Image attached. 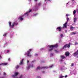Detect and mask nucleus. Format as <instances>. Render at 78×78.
Masks as SVG:
<instances>
[{
    "label": "nucleus",
    "instance_id": "17",
    "mask_svg": "<svg viewBox=\"0 0 78 78\" xmlns=\"http://www.w3.org/2000/svg\"><path fill=\"white\" fill-rule=\"evenodd\" d=\"M60 58L62 59H64L65 58V56H60Z\"/></svg>",
    "mask_w": 78,
    "mask_h": 78
},
{
    "label": "nucleus",
    "instance_id": "35",
    "mask_svg": "<svg viewBox=\"0 0 78 78\" xmlns=\"http://www.w3.org/2000/svg\"><path fill=\"white\" fill-rule=\"evenodd\" d=\"M22 75H21L20 76L19 78H22Z\"/></svg>",
    "mask_w": 78,
    "mask_h": 78
},
{
    "label": "nucleus",
    "instance_id": "30",
    "mask_svg": "<svg viewBox=\"0 0 78 78\" xmlns=\"http://www.w3.org/2000/svg\"><path fill=\"white\" fill-rule=\"evenodd\" d=\"M9 51H9V50H7V53H9Z\"/></svg>",
    "mask_w": 78,
    "mask_h": 78
},
{
    "label": "nucleus",
    "instance_id": "31",
    "mask_svg": "<svg viewBox=\"0 0 78 78\" xmlns=\"http://www.w3.org/2000/svg\"><path fill=\"white\" fill-rule=\"evenodd\" d=\"M69 18H68L67 19V22H68V21H69Z\"/></svg>",
    "mask_w": 78,
    "mask_h": 78
},
{
    "label": "nucleus",
    "instance_id": "19",
    "mask_svg": "<svg viewBox=\"0 0 78 78\" xmlns=\"http://www.w3.org/2000/svg\"><path fill=\"white\" fill-rule=\"evenodd\" d=\"M19 65H16V66L15 67L16 69H19Z\"/></svg>",
    "mask_w": 78,
    "mask_h": 78
},
{
    "label": "nucleus",
    "instance_id": "1",
    "mask_svg": "<svg viewBox=\"0 0 78 78\" xmlns=\"http://www.w3.org/2000/svg\"><path fill=\"white\" fill-rule=\"evenodd\" d=\"M54 47H55V48H57V47H58V45L56 44L55 45H51L49 46V48H50V49H49L48 50V51H52L53 50V48Z\"/></svg>",
    "mask_w": 78,
    "mask_h": 78
},
{
    "label": "nucleus",
    "instance_id": "50",
    "mask_svg": "<svg viewBox=\"0 0 78 78\" xmlns=\"http://www.w3.org/2000/svg\"><path fill=\"white\" fill-rule=\"evenodd\" d=\"M45 0V1H46L47 0Z\"/></svg>",
    "mask_w": 78,
    "mask_h": 78
},
{
    "label": "nucleus",
    "instance_id": "8",
    "mask_svg": "<svg viewBox=\"0 0 78 78\" xmlns=\"http://www.w3.org/2000/svg\"><path fill=\"white\" fill-rule=\"evenodd\" d=\"M19 75V73H18L17 72H16L15 73L14 75H12V76H13V77H14L15 76H17V75Z\"/></svg>",
    "mask_w": 78,
    "mask_h": 78
},
{
    "label": "nucleus",
    "instance_id": "44",
    "mask_svg": "<svg viewBox=\"0 0 78 78\" xmlns=\"http://www.w3.org/2000/svg\"><path fill=\"white\" fill-rule=\"evenodd\" d=\"M43 73H45V71H43Z\"/></svg>",
    "mask_w": 78,
    "mask_h": 78
},
{
    "label": "nucleus",
    "instance_id": "6",
    "mask_svg": "<svg viewBox=\"0 0 78 78\" xmlns=\"http://www.w3.org/2000/svg\"><path fill=\"white\" fill-rule=\"evenodd\" d=\"M32 50L31 49H29V51H27L28 52V53H27L26 54L28 56H30L31 55H30V51H31Z\"/></svg>",
    "mask_w": 78,
    "mask_h": 78
},
{
    "label": "nucleus",
    "instance_id": "46",
    "mask_svg": "<svg viewBox=\"0 0 78 78\" xmlns=\"http://www.w3.org/2000/svg\"><path fill=\"white\" fill-rule=\"evenodd\" d=\"M48 1H50V0H47Z\"/></svg>",
    "mask_w": 78,
    "mask_h": 78
},
{
    "label": "nucleus",
    "instance_id": "10",
    "mask_svg": "<svg viewBox=\"0 0 78 78\" xmlns=\"http://www.w3.org/2000/svg\"><path fill=\"white\" fill-rule=\"evenodd\" d=\"M67 22H66L63 25L64 28H67Z\"/></svg>",
    "mask_w": 78,
    "mask_h": 78
},
{
    "label": "nucleus",
    "instance_id": "43",
    "mask_svg": "<svg viewBox=\"0 0 78 78\" xmlns=\"http://www.w3.org/2000/svg\"><path fill=\"white\" fill-rule=\"evenodd\" d=\"M72 0V1L73 2L74 1V0Z\"/></svg>",
    "mask_w": 78,
    "mask_h": 78
},
{
    "label": "nucleus",
    "instance_id": "20",
    "mask_svg": "<svg viewBox=\"0 0 78 78\" xmlns=\"http://www.w3.org/2000/svg\"><path fill=\"white\" fill-rule=\"evenodd\" d=\"M76 34V32H72L71 33V34H72V35L73 34Z\"/></svg>",
    "mask_w": 78,
    "mask_h": 78
},
{
    "label": "nucleus",
    "instance_id": "2",
    "mask_svg": "<svg viewBox=\"0 0 78 78\" xmlns=\"http://www.w3.org/2000/svg\"><path fill=\"white\" fill-rule=\"evenodd\" d=\"M18 24V23H16L15 22H14L12 23L11 25V23L10 22H9V25L10 27H14V25H17Z\"/></svg>",
    "mask_w": 78,
    "mask_h": 78
},
{
    "label": "nucleus",
    "instance_id": "41",
    "mask_svg": "<svg viewBox=\"0 0 78 78\" xmlns=\"http://www.w3.org/2000/svg\"><path fill=\"white\" fill-rule=\"evenodd\" d=\"M53 65H51V67H53Z\"/></svg>",
    "mask_w": 78,
    "mask_h": 78
},
{
    "label": "nucleus",
    "instance_id": "14",
    "mask_svg": "<svg viewBox=\"0 0 78 78\" xmlns=\"http://www.w3.org/2000/svg\"><path fill=\"white\" fill-rule=\"evenodd\" d=\"M70 43H69V44H66V45H67V48H70Z\"/></svg>",
    "mask_w": 78,
    "mask_h": 78
},
{
    "label": "nucleus",
    "instance_id": "29",
    "mask_svg": "<svg viewBox=\"0 0 78 78\" xmlns=\"http://www.w3.org/2000/svg\"><path fill=\"white\" fill-rule=\"evenodd\" d=\"M3 36H6V34L5 33V34L4 35H3Z\"/></svg>",
    "mask_w": 78,
    "mask_h": 78
},
{
    "label": "nucleus",
    "instance_id": "24",
    "mask_svg": "<svg viewBox=\"0 0 78 78\" xmlns=\"http://www.w3.org/2000/svg\"><path fill=\"white\" fill-rule=\"evenodd\" d=\"M53 53H50V56H53Z\"/></svg>",
    "mask_w": 78,
    "mask_h": 78
},
{
    "label": "nucleus",
    "instance_id": "23",
    "mask_svg": "<svg viewBox=\"0 0 78 78\" xmlns=\"http://www.w3.org/2000/svg\"><path fill=\"white\" fill-rule=\"evenodd\" d=\"M73 65H74V64H73V63L71 64V67H73Z\"/></svg>",
    "mask_w": 78,
    "mask_h": 78
},
{
    "label": "nucleus",
    "instance_id": "18",
    "mask_svg": "<svg viewBox=\"0 0 78 78\" xmlns=\"http://www.w3.org/2000/svg\"><path fill=\"white\" fill-rule=\"evenodd\" d=\"M67 44H66L65 45H64L63 47V49H64V48H67Z\"/></svg>",
    "mask_w": 78,
    "mask_h": 78
},
{
    "label": "nucleus",
    "instance_id": "26",
    "mask_svg": "<svg viewBox=\"0 0 78 78\" xmlns=\"http://www.w3.org/2000/svg\"><path fill=\"white\" fill-rule=\"evenodd\" d=\"M78 44V42H76V43H75L74 44H75V45H77V44Z\"/></svg>",
    "mask_w": 78,
    "mask_h": 78
},
{
    "label": "nucleus",
    "instance_id": "7",
    "mask_svg": "<svg viewBox=\"0 0 78 78\" xmlns=\"http://www.w3.org/2000/svg\"><path fill=\"white\" fill-rule=\"evenodd\" d=\"M23 17V15L20 16L18 19H20L21 20H23V18L22 17Z\"/></svg>",
    "mask_w": 78,
    "mask_h": 78
},
{
    "label": "nucleus",
    "instance_id": "32",
    "mask_svg": "<svg viewBox=\"0 0 78 78\" xmlns=\"http://www.w3.org/2000/svg\"><path fill=\"white\" fill-rule=\"evenodd\" d=\"M60 36H61V37H62V36H63V34H61L60 35Z\"/></svg>",
    "mask_w": 78,
    "mask_h": 78
},
{
    "label": "nucleus",
    "instance_id": "9",
    "mask_svg": "<svg viewBox=\"0 0 78 78\" xmlns=\"http://www.w3.org/2000/svg\"><path fill=\"white\" fill-rule=\"evenodd\" d=\"M62 29V28H61V27H57L56 30H58L59 31H61Z\"/></svg>",
    "mask_w": 78,
    "mask_h": 78
},
{
    "label": "nucleus",
    "instance_id": "36",
    "mask_svg": "<svg viewBox=\"0 0 78 78\" xmlns=\"http://www.w3.org/2000/svg\"><path fill=\"white\" fill-rule=\"evenodd\" d=\"M38 6H40L41 5V3H39L38 4Z\"/></svg>",
    "mask_w": 78,
    "mask_h": 78
},
{
    "label": "nucleus",
    "instance_id": "34",
    "mask_svg": "<svg viewBox=\"0 0 78 78\" xmlns=\"http://www.w3.org/2000/svg\"><path fill=\"white\" fill-rule=\"evenodd\" d=\"M56 53H58V51L56 50H55Z\"/></svg>",
    "mask_w": 78,
    "mask_h": 78
},
{
    "label": "nucleus",
    "instance_id": "12",
    "mask_svg": "<svg viewBox=\"0 0 78 78\" xmlns=\"http://www.w3.org/2000/svg\"><path fill=\"white\" fill-rule=\"evenodd\" d=\"M75 28L72 26H70V30H73L74 29H75Z\"/></svg>",
    "mask_w": 78,
    "mask_h": 78
},
{
    "label": "nucleus",
    "instance_id": "13",
    "mask_svg": "<svg viewBox=\"0 0 78 78\" xmlns=\"http://www.w3.org/2000/svg\"><path fill=\"white\" fill-rule=\"evenodd\" d=\"M23 59H22V60H21L20 63V65H22L23 64Z\"/></svg>",
    "mask_w": 78,
    "mask_h": 78
},
{
    "label": "nucleus",
    "instance_id": "5",
    "mask_svg": "<svg viewBox=\"0 0 78 78\" xmlns=\"http://www.w3.org/2000/svg\"><path fill=\"white\" fill-rule=\"evenodd\" d=\"M30 12H31V10L30 9L29 10V12H27L26 13H24V14L23 15V16H28L29 13Z\"/></svg>",
    "mask_w": 78,
    "mask_h": 78
},
{
    "label": "nucleus",
    "instance_id": "22",
    "mask_svg": "<svg viewBox=\"0 0 78 78\" xmlns=\"http://www.w3.org/2000/svg\"><path fill=\"white\" fill-rule=\"evenodd\" d=\"M76 18H75L74 19V22H76Z\"/></svg>",
    "mask_w": 78,
    "mask_h": 78
},
{
    "label": "nucleus",
    "instance_id": "47",
    "mask_svg": "<svg viewBox=\"0 0 78 78\" xmlns=\"http://www.w3.org/2000/svg\"><path fill=\"white\" fill-rule=\"evenodd\" d=\"M0 78H3V77H0Z\"/></svg>",
    "mask_w": 78,
    "mask_h": 78
},
{
    "label": "nucleus",
    "instance_id": "16",
    "mask_svg": "<svg viewBox=\"0 0 78 78\" xmlns=\"http://www.w3.org/2000/svg\"><path fill=\"white\" fill-rule=\"evenodd\" d=\"M8 64H7V63H1V64H0V66L1 65H2L3 66H5L6 65H7Z\"/></svg>",
    "mask_w": 78,
    "mask_h": 78
},
{
    "label": "nucleus",
    "instance_id": "28",
    "mask_svg": "<svg viewBox=\"0 0 78 78\" xmlns=\"http://www.w3.org/2000/svg\"><path fill=\"white\" fill-rule=\"evenodd\" d=\"M35 56H37V54H35L34 55Z\"/></svg>",
    "mask_w": 78,
    "mask_h": 78
},
{
    "label": "nucleus",
    "instance_id": "48",
    "mask_svg": "<svg viewBox=\"0 0 78 78\" xmlns=\"http://www.w3.org/2000/svg\"><path fill=\"white\" fill-rule=\"evenodd\" d=\"M67 4H68V3H66V5H67Z\"/></svg>",
    "mask_w": 78,
    "mask_h": 78
},
{
    "label": "nucleus",
    "instance_id": "39",
    "mask_svg": "<svg viewBox=\"0 0 78 78\" xmlns=\"http://www.w3.org/2000/svg\"><path fill=\"white\" fill-rule=\"evenodd\" d=\"M10 60V58H8V61H9Z\"/></svg>",
    "mask_w": 78,
    "mask_h": 78
},
{
    "label": "nucleus",
    "instance_id": "45",
    "mask_svg": "<svg viewBox=\"0 0 78 78\" xmlns=\"http://www.w3.org/2000/svg\"><path fill=\"white\" fill-rule=\"evenodd\" d=\"M38 0H34V1H37Z\"/></svg>",
    "mask_w": 78,
    "mask_h": 78
},
{
    "label": "nucleus",
    "instance_id": "21",
    "mask_svg": "<svg viewBox=\"0 0 78 78\" xmlns=\"http://www.w3.org/2000/svg\"><path fill=\"white\" fill-rule=\"evenodd\" d=\"M76 14V11L74 10L73 12V14Z\"/></svg>",
    "mask_w": 78,
    "mask_h": 78
},
{
    "label": "nucleus",
    "instance_id": "38",
    "mask_svg": "<svg viewBox=\"0 0 78 78\" xmlns=\"http://www.w3.org/2000/svg\"><path fill=\"white\" fill-rule=\"evenodd\" d=\"M69 16V14H66V16Z\"/></svg>",
    "mask_w": 78,
    "mask_h": 78
},
{
    "label": "nucleus",
    "instance_id": "11",
    "mask_svg": "<svg viewBox=\"0 0 78 78\" xmlns=\"http://www.w3.org/2000/svg\"><path fill=\"white\" fill-rule=\"evenodd\" d=\"M70 55V53L69 52H66L65 53V55L66 56H69Z\"/></svg>",
    "mask_w": 78,
    "mask_h": 78
},
{
    "label": "nucleus",
    "instance_id": "40",
    "mask_svg": "<svg viewBox=\"0 0 78 78\" xmlns=\"http://www.w3.org/2000/svg\"><path fill=\"white\" fill-rule=\"evenodd\" d=\"M2 56L1 55H0V59H1L2 58Z\"/></svg>",
    "mask_w": 78,
    "mask_h": 78
},
{
    "label": "nucleus",
    "instance_id": "33",
    "mask_svg": "<svg viewBox=\"0 0 78 78\" xmlns=\"http://www.w3.org/2000/svg\"><path fill=\"white\" fill-rule=\"evenodd\" d=\"M64 77H65V78H67V75H66Z\"/></svg>",
    "mask_w": 78,
    "mask_h": 78
},
{
    "label": "nucleus",
    "instance_id": "3",
    "mask_svg": "<svg viewBox=\"0 0 78 78\" xmlns=\"http://www.w3.org/2000/svg\"><path fill=\"white\" fill-rule=\"evenodd\" d=\"M48 68V67H45V66H43L41 67L38 66L37 67V69H39V70H41V69H47Z\"/></svg>",
    "mask_w": 78,
    "mask_h": 78
},
{
    "label": "nucleus",
    "instance_id": "27",
    "mask_svg": "<svg viewBox=\"0 0 78 78\" xmlns=\"http://www.w3.org/2000/svg\"><path fill=\"white\" fill-rule=\"evenodd\" d=\"M63 77H64V76H60V77H59V78H63Z\"/></svg>",
    "mask_w": 78,
    "mask_h": 78
},
{
    "label": "nucleus",
    "instance_id": "15",
    "mask_svg": "<svg viewBox=\"0 0 78 78\" xmlns=\"http://www.w3.org/2000/svg\"><path fill=\"white\" fill-rule=\"evenodd\" d=\"M30 67H33V65H29V67L27 68V69H30Z\"/></svg>",
    "mask_w": 78,
    "mask_h": 78
},
{
    "label": "nucleus",
    "instance_id": "42",
    "mask_svg": "<svg viewBox=\"0 0 78 78\" xmlns=\"http://www.w3.org/2000/svg\"><path fill=\"white\" fill-rule=\"evenodd\" d=\"M4 75H6V73H4Z\"/></svg>",
    "mask_w": 78,
    "mask_h": 78
},
{
    "label": "nucleus",
    "instance_id": "4",
    "mask_svg": "<svg viewBox=\"0 0 78 78\" xmlns=\"http://www.w3.org/2000/svg\"><path fill=\"white\" fill-rule=\"evenodd\" d=\"M74 56L76 57L77 58H78V50L76 52L73 53Z\"/></svg>",
    "mask_w": 78,
    "mask_h": 78
},
{
    "label": "nucleus",
    "instance_id": "37",
    "mask_svg": "<svg viewBox=\"0 0 78 78\" xmlns=\"http://www.w3.org/2000/svg\"><path fill=\"white\" fill-rule=\"evenodd\" d=\"M27 64H28V62H29V61L27 60Z\"/></svg>",
    "mask_w": 78,
    "mask_h": 78
},
{
    "label": "nucleus",
    "instance_id": "49",
    "mask_svg": "<svg viewBox=\"0 0 78 78\" xmlns=\"http://www.w3.org/2000/svg\"><path fill=\"white\" fill-rule=\"evenodd\" d=\"M38 77H38V76H37V78H38Z\"/></svg>",
    "mask_w": 78,
    "mask_h": 78
},
{
    "label": "nucleus",
    "instance_id": "25",
    "mask_svg": "<svg viewBox=\"0 0 78 78\" xmlns=\"http://www.w3.org/2000/svg\"><path fill=\"white\" fill-rule=\"evenodd\" d=\"M37 14H38V13H36V14H35L34 15H33V16H37Z\"/></svg>",
    "mask_w": 78,
    "mask_h": 78
}]
</instances>
